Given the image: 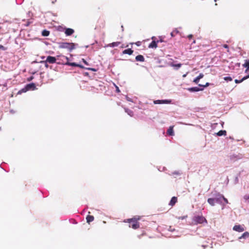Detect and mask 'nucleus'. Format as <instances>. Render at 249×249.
<instances>
[{
    "label": "nucleus",
    "mask_w": 249,
    "mask_h": 249,
    "mask_svg": "<svg viewBox=\"0 0 249 249\" xmlns=\"http://www.w3.org/2000/svg\"><path fill=\"white\" fill-rule=\"evenodd\" d=\"M140 219L139 216H136L132 218L127 219L124 220V222L129 223V227L133 229H137L140 227L139 220Z\"/></svg>",
    "instance_id": "f257e3e1"
},
{
    "label": "nucleus",
    "mask_w": 249,
    "mask_h": 249,
    "mask_svg": "<svg viewBox=\"0 0 249 249\" xmlns=\"http://www.w3.org/2000/svg\"><path fill=\"white\" fill-rule=\"evenodd\" d=\"M208 202L211 205L214 206L215 205V199L213 198H209L208 199Z\"/></svg>",
    "instance_id": "6ab92c4d"
},
{
    "label": "nucleus",
    "mask_w": 249,
    "mask_h": 249,
    "mask_svg": "<svg viewBox=\"0 0 249 249\" xmlns=\"http://www.w3.org/2000/svg\"><path fill=\"white\" fill-rule=\"evenodd\" d=\"M26 89L24 91H27L29 90H34L36 89V85L34 83H30L26 85Z\"/></svg>",
    "instance_id": "9b49d317"
},
{
    "label": "nucleus",
    "mask_w": 249,
    "mask_h": 249,
    "mask_svg": "<svg viewBox=\"0 0 249 249\" xmlns=\"http://www.w3.org/2000/svg\"><path fill=\"white\" fill-rule=\"evenodd\" d=\"M26 89V87H25L24 88L22 89L21 90H20L18 92H25L27 91H24V90Z\"/></svg>",
    "instance_id": "7c9ffc66"
},
{
    "label": "nucleus",
    "mask_w": 249,
    "mask_h": 249,
    "mask_svg": "<svg viewBox=\"0 0 249 249\" xmlns=\"http://www.w3.org/2000/svg\"><path fill=\"white\" fill-rule=\"evenodd\" d=\"M63 57L67 60V61L65 62V64L66 65H70V66H75V67H80V68H84V67L81 66V65L77 64H76L75 63H70V62H69V61H69L68 57L64 56H63Z\"/></svg>",
    "instance_id": "0eeeda50"
},
{
    "label": "nucleus",
    "mask_w": 249,
    "mask_h": 249,
    "mask_svg": "<svg viewBox=\"0 0 249 249\" xmlns=\"http://www.w3.org/2000/svg\"><path fill=\"white\" fill-rule=\"evenodd\" d=\"M248 71V72H249V74H248V75H247V76H246L245 77H248V78H249V69L248 70V71Z\"/></svg>",
    "instance_id": "ea45409f"
},
{
    "label": "nucleus",
    "mask_w": 249,
    "mask_h": 249,
    "mask_svg": "<svg viewBox=\"0 0 249 249\" xmlns=\"http://www.w3.org/2000/svg\"><path fill=\"white\" fill-rule=\"evenodd\" d=\"M140 44H141V42L140 41H138L136 43V44L137 45V46H140Z\"/></svg>",
    "instance_id": "e433bc0d"
},
{
    "label": "nucleus",
    "mask_w": 249,
    "mask_h": 249,
    "mask_svg": "<svg viewBox=\"0 0 249 249\" xmlns=\"http://www.w3.org/2000/svg\"><path fill=\"white\" fill-rule=\"evenodd\" d=\"M170 65L171 66L175 68L176 69H177V70H178L179 68H180L181 65H182V64L181 63H179V64H174L173 63H171Z\"/></svg>",
    "instance_id": "4be33fe9"
},
{
    "label": "nucleus",
    "mask_w": 249,
    "mask_h": 249,
    "mask_svg": "<svg viewBox=\"0 0 249 249\" xmlns=\"http://www.w3.org/2000/svg\"><path fill=\"white\" fill-rule=\"evenodd\" d=\"M0 50H2L3 51H5L7 50V48L4 47L3 45H0Z\"/></svg>",
    "instance_id": "cd10ccee"
},
{
    "label": "nucleus",
    "mask_w": 249,
    "mask_h": 249,
    "mask_svg": "<svg viewBox=\"0 0 249 249\" xmlns=\"http://www.w3.org/2000/svg\"><path fill=\"white\" fill-rule=\"evenodd\" d=\"M193 222L194 224H202L204 222L207 223L206 218L202 215H196L193 217Z\"/></svg>",
    "instance_id": "f03ea898"
},
{
    "label": "nucleus",
    "mask_w": 249,
    "mask_h": 249,
    "mask_svg": "<svg viewBox=\"0 0 249 249\" xmlns=\"http://www.w3.org/2000/svg\"><path fill=\"white\" fill-rule=\"evenodd\" d=\"M209 85V83H207L205 85H200V84H199L198 86H200V87H202V88L201 89H200L198 87H193V88H189L188 89V90L191 92H196V91H200V90H202L203 89V88L204 87H206L207 86H208Z\"/></svg>",
    "instance_id": "20e7f679"
},
{
    "label": "nucleus",
    "mask_w": 249,
    "mask_h": 249,
    "mask_svg": "<svg viewBox=\"0 0 249 249\" xmlns=\"http://www.w3.org/2000/svg\"><path fill=\"white\" fill-rule=\"evenodd\" d=\"M50 32L49 31L44 30L42 32V35L43 36H47L49 35Z\"/></svg>",
    "instance_id": "393cba45"
},
{
    "label": "nucleus",
    "mask_w": 249,
    "mask_h": 249,
    "mask_svg": "<svg viewBox=\"0 0 249 249\" xmlns=\"http://www.w3.org/2000/svg\"><path fill=\"white\" fill-rule=\"evenodd\" d=\"M56 59L55 57L52 56H48L46 60L44 62V63H49L50 64H53L56 62Z\"/></svg>",
    "instance_id": "1a4fd4ad"
},
{
    "label": "nucleus",
    "mask_w": 249,
    "mask_h": 249,
    "mask_svg": "<svg viewBox=\"0 0 249 249\" xmlns=\"http://www.w3.org/2000/svg\"><path fill=\"white\" fill-rule=\"evenodd\" d=\"M120 42H114L109 44V46L111 47H114L118 46L120 44Z\"/></svg>",
    "instance_id": "a878e982"
},
{
    "label": "nucleus",
    "mask_w": 249,
    "mask_h": 249,
    "mask_svg": "<svg viewBox=\"0 0 249 249\" xmlns=\"http://www.w3.org/2000/svg\"><path fill=\"white\" fill-rule=\"evenodd\" d=\"M128 113L129 114V115H131L130 113V112H128Z\"/></svg>",
    "instance_id": "a18cd8bd"
},
{
    "label": "nucleus",
    "mask_w": 249,
    "mask_h": 249,
    "mask_svg": "<svg viewBox=\"0 0 249 249\" xmlns=\"http://www.w3.org/2000/svg\"><path fill=\"white\" fill-rule=\"evenodd\" d=\"M247 79H248V77H244L240 80L235 79L234 81H235V83L239 84V83L242 82L243 81H244Z\"/></svg>",
    "instance_id": "b1692460"
},
{
    "label": "nucleus",
    "mask_w": 249,
    "mask_h": 249,
    "mask_svg": "<svg viewBox=\"0 0 249 249\" xmlns=\"http://www.w3.org/2000/svg\"><path fill=\"white\" fill-rule=\"evenodd\" d=\"M135 59L137 61L143 62L144 61V58L142 55H138L136 56Z\"/></svg>",
    "instance_id": "a211bd4d"
},
{
    "label": "nucleus",
    "mask_w": 249,
    "mask_h": 249,
    "mask_svg": "<svg viewBox=\"0 0 249 249\" xmlns=\"http://www.w3.org/2000/svg\"><path fill=\"white\" fill-rule=\"evenodd\" d=\"M60 46L62 48L68 49L70 51L74 49V44L73 43H62Z\"/></svg>",
    "instance_id": "7ed1b4c3"
},
{
    "label": "nucleus",
    "mask_w": 249,
    "mask_h": 249,
    "mask_svg": "<svg viewBox=\"0 0 249 249\" xmlns=\"http://www.w3.org/2000/svg\"><path fill=\"white\" fill-rule=\"evenodd\" d=\"M87 69L89 70H91L92 71H95L96 70L95 69H93V68H87Z\"/></svg>",
    "instance_id": "473e14b6"
},
{
    "label": "nucleus",
    "mask_w": 249,
    "mask_h": 249,
    "mask_svg": "<svg viewBox=\"0 0 249 249\" xmlns=\"http://www.w3.org/2000/svg\"><path fill=\"white\" fill-rule=\"evenodd\" d=\"M204 76V75L202 73H200L199 75L196 77L194 80H193V82L194 83H195L196 84H198L199 81V80L201 78H202Z\"/></svg>",
    "instance_id": "4468645a"
},
{
    "label": "nucleus",
    "mask_w": 249,
    "mask_h": 249,
    "mask_svg": "<svg viewBox=\"0 0 249 249\" xmlns=\"http://www.w3.org/2000/svg\"><path fill=\"white\" fill-rule=\"evenodd\" d=\"M116 90L117 92H120V90L119 89V88L116 86Z\"/></svg>",
    "instance_id": "4c0bfd02"
},
{
    "label": "nucleus",
    "mask_w": 249,
    "mask_h": 249,
    "mask_svg": "<svg viewBox=\"0 0 249 249\" xmlns=\"http://www.w3.org/2000/svg\"><path fill=\"white\" fill-rule=\"evenodd\" d=\"M178 198L176 196H173L172 197L170 202L169 205L171 206H173L177 202Z\"/></svg>",
    "instance_id": "ddd939ff"
},
{
    "label": "nucleus",
    "mask_w": 249,
    "mask_h": 249,
    "mask_svg": "<svg viewBox=\"0 0 249 249\" xmlns=\"http://www.w3.org/2000/svg\"><path fill=\"white\" fill-rule=\"evenodd\" d=\"M45 66L46 67H47V68H48V66H48V65L47 63H45Z\"/></svg>",
    "instance_id": "58836bf2"
},
{
    "label": "nucleus",
    "mask_w": 249,
    "mask_h": 249,
    "mask_svg": "<svg viewBox=\"0 0 249 249\" xmlns=\"http://www.w3.org/2000/svg\"><path fill=\"white\" fill-rule=\"evenodd\" d=\"M94 219V217L93 215H88L86 217L87 222L89 224L93 221Z\"/></svg>",
    "instance_id": "dca6fc26"
},
{
    "label": "nucleus",
    "mask_w": 249,
    "mask_h": 249,
    "mask_svg": "<svg viewBox=\"0 0 249 249\" xmlns=\"http://www.w3.org/2000/svg\"><path fill=\"white\" fill-rule=\"evenodd\" d=\"M159 42H160H160H162V40L161 39H160V40H159Z\"/></svg>",
    "instance_id": "37998d69"
},
{
    "label": "nucleus",
    "mask_w": 249,
    "mask_h": 249,
    "mask_svg": "<svg viewBox=\"0 0 249 249\" xmlns=\"http://www.w3.org/2000/svg\"><path fill=\"white\" fill-rule=\"evenodd\" d=\"M33 79V76H31L30 77H29V78L28 79V81H31V80H32Z\"/></svg>",
    "instance_id": "c9c22d12"
},
{
    "label": "nucleus",
    "mask_w": 249,
    "mask_h": 249,
    "mask_svg": "<svg viewBox=\"0 0 249 249\" xmlns=\"http://www.w3.org/2000/svg\"><path fill=\"white\" fill-rule=\"evenodd\" d=\"M74 30L71 28H67L65 31V33L67 36H71L74 33Z\"/></svg>",
    "instance_id": "f8f14e48"
},
{
    "label": "nucleus",
    "mask_w": 249,
    "mask_h": 249,
    "mask_svg": "<svg viewBox=\"0 0 249 249\" xmlns=\"http://www.w3.org/2000/svg\"><path fill=\"white\" fill-rule=\"evenodd\" d=\"M243 66L247 68L246 72H247L248 70L249 69V59L245 60V63L243 65Z\"/></svg>",
    "instance_id": "aec40b11"
},
{
    "label": "nucleus",
    "mask_w": 249,
    "mask_h": 249,
    "mask_svg": "<svg viewBox=\"0 0 249 249\" xmlns=\"http://www.w3.org/2000/svg\"><path fill=\"white\" fill-rule=\"evenodd\" d=\"M133 53V51L131 49H126L123 51V54H127L129 55L132 54Z\"/></svg>",
    "instance_id": "f3484780"
},
{
    "label": "nucleus",
    "mask_w": 249,
    "mask_h": 249,
    "mask_svg": "<svg viewBox=\"0 0 249 249\" xmlns=\"http://www.w3.org/2000/svg\"><path fill=\"white\" fill-rule=\"evenodd\" d=\"M128 113L129 114V115H131L130 113V112H128Z\"/></svg>",
    "instance_id": "c03bdc74"
},
{
    "label": "nucleus",
    "mask_w": 249,
    "mask_h": 249,
    "mask_svg": "<svg viewBox=\"0 0 249 249\" xmlns=\"http://www.w3.org/2000/svg\"><path fill=\"white\" fill-rule=\"evenodd\" d=\"M224 79L227 82L231 81L232 80V78L230 76L225 77H224Z\"/></svg>",
    "instance_id": "bb28decb"
},
{
    "label": "nucleus",
    "mask_w": 249,
    "mask_h": 249,
    "mask_svg": "<svg viewBox=\"0 0 249 249\" xmlns=\"http://www.w3.org/2000/svg\"><path fill=\"white\" fill-rule=\"evenodd\" d=\"M227 132L226 130H220L217 133V135L218 136H221L222 135L225 136L226 135Z\"/></svg>",
    "instance_id": "5701e85b"
},
{
    "label": "nucleus",
    "mask_w": 249,
    "mask_h": 249,
    "mask_svg": "<svg viewBox=\"0 0 249 249\" xmlns=\"http://www.w3.org/2000/svg\"><path fill=\"white\" fill-rule=\"evenodd\" d=\"M249 237V232L248 231L245 232L240 237H239V239L242 238H246Z\"/></svg>",
    "instance_id": "412c9836"
},
{
    "label": "nucleus",
    "mask_w": 249,
    "mask_h": 249,
    "mask_svg": "<svg viewBox=\"0 0 249 249\" xmlns=\"http://www.w3.org/2000/svg\"><path fill=\"white\" fill-rule=\"evenodd\" d=\"M171 102V100H154L153 102L154 104H170Z\"/></svg>",
    "instance_id": "39448f33"
},
{
    "label": "nucleus",
    "mask_w": 249,
    "mask_h": 249,
    "mask_svg": "<svg viewBox=\"0 0 249 249\" xmlns=\"http://www.w3.org/2000/svg\"><path fill=\"white\" fill-rule=\"evenodd\" d=\"M223 195L220 193H217L214 195L215 201L216 203L221 204L222 200Z\"/></svg>",
    "instance_id": "6e6552de"
},
{
    "label": "nucleus",
    "mask_w": 249,
    "mask_h": 249,
    "mask_svg": "<svg viewBox=\"0 0 249 249\" xmlns=\"http://www.w3.org/2000/svg\"><path fill=\"white\" fill-rule=\"evenodd\" d=\"M193 43H196V40H194L193 41Z\"/></svg>",
    "instance_id": "a19ab883"
},
{
    "label": "nucleus",
    "mask_w": 249,
    "mask_h": 249,
    "mask_svg": "<svg viewBox=\"0 0 249 249\" xmlns=\"http://www.w3.org/2000/svg\"><path fill=\"white\" fill-rule=\"evenodd\" d=\"M173 127H174L173 126H171L168 129V130L167 131V133L168 135H169L170 136H173L174 135Z\"/></svg>",
    "instance_id": "2eb2a0df"
},
{
    "label": "nucleus",
    "mask_w": 249,
    "mask_h": 249,
    "mask_svg": "<svg viewBox=\"0 0 249 249\" xmlns=\"http://www.w3.org/2000/svg\"><path fill=\"white\" fill-rule=\"evenodd\" d=\"M244 198L245 200H249V194L245 195Z\"/></svg>",
    "instance_id": "c756f323"
},
{
    "label": "nucleus",
    "mask_w": 249,
    "mask_h": 249,
    "mask_svg": "<svg viewBox=\"0 0 249 249\" xmlns=\"http://www.w3.org/2000/svg\"><path fill=\"white\" fill-rule=\"evenodd\" d=\"M223 47L225 48H227V49H228L229 48V46L227 44H224L223 45Z\"/></svg>",
    "instance_id": "72a5a7b5"
},
{
    "label": "nucleus",
    "mask_w": 249,
    "mask_h": 249,
    "mask_svg": "<svg viewBox=\"0 0 249 249\" xmlns=\"http://www.w3.org/2000/svg\"><path fill=\"white\" fill-rule=\"evenodd\" d=\"M171 36H173V33H171Z\"/></svg>",
    "instance_id": "79ce46f5"
},
{
    "label": "nucleus",
    "mask_w": 249,
    "mask_h": 249,
    "mask_svg": "<svg viewBox=\"0 0 249 249\" xmlns=\"http://www.w3.org/2000/svg\"><path fill=\"white\" fill-rule=\"evenodd\" d=\"M222 200L224 201L226 204H228L229 203L228 199L226 198H225L223 196L222 197Z\"/></svg>",
    "instance_id": "c85d7f7f"
},
{
    "label": "nucleus",
    "mask_w": 249,
    "mask_h": 249,
    "mask_svg": "<svg viewBox=\"0 0 249 249\" xmlns=\"http://www.w3.org/2000/svg\"><path fill=\"white\" fill-rule=\"evenodd\" d=\"M233 230L236 231L242 232L244 231L245 229L244 227L240 225H236L233 227Z\"/></svg>",
    "instance_id": "9d476101"
},
{
    "label": "nucleus",
    "mask_w": 249,
    "mask_h": 249,
    "mask_svg": "<svg viewBox=\"0 0 249 249\" xmlns=\"http://www.w3.org/2000/svg\"><path fill=\"white\" fill-rule=\"evenodd\" d=\"M156 37L155 36H153L152 37V39L153 41L149 44L148 47L149 48H156L157 46V43L159 42V40H155Z\"/></svg>",
    "instance_id": "423d86ee"
},
{
    "label": "nucleus",
    "mask_w": 249,
    "mask_h": 249,
    "mask_svg": "<svg viewBox=\"0 0 249 249\" xmlns=\"http://www.w3.org/2000/svg\"><path fill=\"white\" fill-rule=\"evenodd\" d=\"M82 61L87 65H89L88 63L84 59H82Z\"/></svg>",
    "instance_id": "2f4dec72"
},
{
    "label": "nucleus",
    "mask_w": 249,
    "mask_h": 249,
    "mask_svg": "<svg viewBox=\"0 0 249 249\" xmlns=\"http://www.w3.org/2000/svg\"><path fill=\"white\" fill-rule=\"evenodd\" d=\"M193 35H189L187 37L189 38V39H191L192 37H193Z\"/></svg>",
    "instance_id": "f704fd0d"
}]
</instances>
